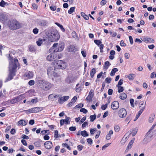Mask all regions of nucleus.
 <instances>
[{"instance_id": "nucleus-1", "label": "nucleus", "mask_w": 156, "mask_h": 156, "mask_svg": "<svg viewBox=\"0 0 156 156\" xmlns=\"http://www.w3.org/2000/svg\"><path fill=\"white\" fill-rule=\"evenodd\" d=\"M18 63V60L17 59H14L13 62H9V73L7 79L8 80L12 79L13 77L15 75Z\"/></svg>"}, {"instance_id": "nucleus-2", "label": "nucleus", "mask_w": 156, "mask_h": 156, "mask_svg": "<svg viewBox=\"0 0 156 156\" xmlns=\"http://www.w3.org/2000/svg\"><path fill=\"white\" fill-rule=\"evenodd\" d=\"M8 25L10 29L15 30L20 28V23L16 20H9L8 23Z\"/></svg>"}, {"instance_id": "nucleus-3", "label": "nucleus", "mask_w": 156, "mask_h": 156, "mask_svg": "<svg viewBox=\"0 0 156 156\" xmlns=\"http://www.w3.org/2000/svg\"><path fill=\"white\" fill-rule=\"evenodd\" d=\"M55 67L54 68L58 69H64L66 67V63L62 60H55L53 62Z\"/></svg>"}, {"instance_id": "nucleus-4", "label": "nucleus", "mask_w": 156, "mask_h": 156, "mask_svg": "<svg viewBox=\"0 0 156 156\" xmlns=\"http://www.w3.org/2000/svg\"><path fill=\"white\" fill-rule=\"evenodd\" d=\"M59 36L58 34L56 31H52L49 33L48 35V41L54 42L58 40Z\"/></svg>"}, {"instance_id": "nucleus-5", "label": "nucleus", "mask_w": 156, "mask_h": 156, "mask_svg": "<svg viewBox=\"0 0 156 156\" xmlns=\"http://www.w3.org/2000/svg\"><path fill=\"white\" fill-rule=\"evenodd\" d=\"M39 83L41 84L40 85L41 87V88L45 90H48L51 87V84L49 83L44 80H39Z\"/></svg>"}, {"instance_id": "nucleus-6", "label": "nucleus", "mask_w": 156, "mask_h": 156, "mask_svg": "<svg viewBox=\"0 0 156 156\" xmlns=\"http://www.w3.org/2000/svg\"><path fill=\"white\" fill-rule=\"evenodd\" d=\"M127 115V112L126 110L124 108L120 109L119 111V116L121 118L125 117Z\"/></svg>"}, {"instance_id": "nucleus-7", "label": "nucleus", "mask_w": 156, "mask_h": 156, "mask_svg": "<svg viewBox=\"0 0 156 156\" xmlns=\"http://www.w3.org/2000/svg\"><path fill=\"white\" fill-rule=\"evenodd\" d=\"M64 44L63 42H60L58 45V50H57L56 49H55V50H54L53 51L55 52V51H56V52L61 51L64 49Z\"/></svg>"}, {"instance_id": "nucleus-8", "label": "nucleus", "mask_w": 156, "mask_h": 156, "mask_svg": "<svg viewBox=\"0 0 156 156\" xmlns=\"http://www.w3.org/2000/svg\"><path fill=\"white\" fill-rule=\"evenodd\" d=\"M119 103L117 101H114L111 104V107L113 110H116L119 108Z\"/></svg>"}, {"instance_id": "nucleus-9", "label": "nucleus", "mask_w": 156, "mask_h": 156, "mask_svg": "<svg viewBox=\"0 0 156 156\" xmlns=\"http://www.w3.org/2000/svg\"><path fill=\"white\" fill-rule=\"evenodd\" d=\"M66 119H61L60 121V123L61 126H62L64 125L65 123L66 124H69L70 122L69 121V120L70 119V118L69 117H66Z\"/></svg>"}, {"instance_id": "nucleus-10", "label": "nucleus", "mask_w": 156, "mask_h": 156, "mask_svg": "<svg viewBox=\"0 0 156 156\" xmlns=\"http://www.w3.org/2000/svg\"><path fill=\"white\" fill-rule=\"evenodd\" d=\"M69 98V96L61 97L59 98L58 102L60 104H62L64 101H67Z\"/></svg>"}, {"instance_id": "nucleus-11", "label": "nucleus", "mask_w": 156, "mask_h": 156, "mask_svg": "<svg viewBox=\"0 0 156 156\" xmlns=\"http://www.w3.org/2000/svg\"><path fill=\"white\" fill-rule=\"evenodd\" d=\"M144 101H142L140 102L139 104V108L140 109L139 111H141L142 112L144 110L145 108L146 102L144 104Z\"/></svg>"}, {"instance_id": "nucleus-12", "label": "nucleus", "mask_w": 156, "mask_h": 156, "mask_svg": "<svg viewBox=\"0 0 156 156\" xmlns=\"http://www.w3.org/2000/svg\"><path fill=\"white\" fill-rule=\"evenodd\" d=\"M44 146L47 149H50L52 147V143L49 141H46L44 144Z\"/></svg>"}, {"instance_id": "nucleus-13", "label": "nucleus", "mask_w": 156, "mask_h": 156, "mask_svg": "<svg viewBox=\"0 0 156 156\" xmlns=\"http://www.w3.org/2000/svg\"><path fill=\"white\" fill-rule=\"evenodd\" d=\"M142 41L146 43H153L154 42V40L152 38L150 37H143Z\"/></svg>"}, {"instance_id": "nucleus-14", "label": "nucleus", "mask_w": 156, "mask_h": 156, "mask_svg": "<svg viewBox=\"0 0 156 156\" xmlns=\"http://www.w3.org/2000/svg\"><path fill=\"white\" fill-rule=\"evenodd\" d=\"M149 134H147L145 138L143 140V141L145 144H146L151 140V138L152 136H149L148 135Z\"/></svg>"}, {"instance_id": "nucleus-15", "label": "nucleus", "mask_w": 156, "mask_h": 156, "mask_svg": "<svg viewBox=\"0 0 156 156\" xmlns=\"http://www.w3.org/2000/svg\"><path fill=\"white\" fill-rule=\"evenodd\" d=\"M53 68L49 67L48 68L47 70V73L49 76L52 77V74L53 73L54 71Z\"/></svg>"}, {"instance_id": "nucleus-16", "label": "nucleus", "mask_w": 156, "mask_h": 156, "mask_svg": "<svg viewBox=\"0 0 156 156\" xmlns=\"http://www.w3.org/2000/svg\"><path fill=\"white\" fill-rule=\"evenodd\" d=\"M33 113H37L43 110L42 108L36 107L32 108Z\"/></svg>"}, {"instance_id": "nucleus-17", "label": "nucleus", "mask_w": 156, "mask_h": 156, "mask_svg": "<svg viewBox=\"0 0 156 156\" xmlns=\"http://www.w3.org/2000/svg\"><path fill=\"white\" fill-rule=\"evenodd\" d=\"M135 140V138H133L132 140L129 142L128 145L126 148V151L130 149L132 146L133 144V143Z\"/></svg>"}, {"instance_id": "nucleus-18", "label": "nucleus", "mask_w": 156, "mask_h": 156, "mask_svg": "<svg viewBox=\"0 0 156 156\" xmlns=\"http://www.w3.org/2000/svg\"><path fill=\"white\" fill-rule=\"evenodd\" d=\"M18 125L22 126H25L27 124V122L26 120L21 119L18 122Z\"/></svg>"}, {"instance_id": "nucleus-19", "label": "nucleus", "mask_w": 156, "mask_h": 156, "mask_svg": "<svg viewBox=\"0 0 156 156\" xmlns=\"http://www.w3.org/2000/svg\"><path fill=\"white\" fill-rule=\"evenodd\" d=\"M38 23L41 26H45L47 25L48 23L46 20H41L39 21Z\"/></svg>"}, {"instance_id": "nucleus-20", "label": "nucleus", "mask_w": 156, "mask_h": 156, "mask_svg": "<svg viewBox=\"0 0 156 156\" xmlns=\"http://www.w3.org/2000/svg\"><path fill=\"white\" fill-rule=\"evenodd\" d=\"M55 59V55L51 54L48 55L47 57V60L49 61H52Z\"/></svg>"}, {"instance_id": "nucleus-21", "label": "nucleus", "mask_w": 156, "mask_h": 156, "mask_svg": "<svg viewBox=\"0 0 156 156\" xmlns=\"http://www.w3.org/2000/svg\"><path fill=\"white\" fill-rule=\"evenodd\" d=\"M113 134V131L112 130H110L108 134H107L106 136V138L107 140H109L111 138V135Z\"/></svg>"}, {"instance_id": "nucleus-22", "label": "nucleus", "mask_w": 156, "mask_h": 156, "mask_svg": "<svg viewBox=\"0 0 156 156\" xmlns=\"http://www.w3.org/2000/svg\"><path fill=\"white\" fill-rule=\"evenodd\" d=\"M25 75L27 77L29 78H31L33 76V74L32 73L30 72H26Z\"/></svg>"}, {"instance_id": "nucleus-23", "label": "nucleus", "mask_w": 156, "mask_h": 156, "mask_svg": "<svg viewBox=\"0 0 156 156\" xmlns=\"http://www.w3.org/2000/svg\"><path fill=\"white\" fill-rule=\"evenodd\" d=\"M96 73V70L95 68L92 69L90 72V75L91 78H93L94 77V74Z\"/></svg>"}, {"instance_id": "nucleus-24", "label": "nucleus", "mask_w": 156, "mask_h": 156, "mask_svg": "<svg viewBox=\"0 0 156 156\" xmlns=\"http://www.w3.org/2000/svg\"><path fill=\"white\" fill-rule=\"evenodd\" d=\"M118 70L117 68H114L112 70L111 72L110 75L111 76H113L115 75V73L118 71Z\"/></svg>"}, {"instance_id": "nucleus-25", "label": "nucleus", "mask_w": 156, "mask_h": 156, "mask_svg": "<svg viewBox=\"0 0 156 156\" xmlns=\"http://www.w3.org/2000/svg\"><path fill=\"white\" fill-rule=\"evenodd\" d=\"M127 97L126 94L124 93H122L121 94L119 98L121 100H124Z\"/></svg>"}, {"instance_id": "nucleus-26", "label": "nucleus", "mask_w": 156, "mask_h": 156, "mask_svg": "<svg viewBox=\"0 0 156 156\" xmlns=\"http://www.w3.org/2000/svg\"><path fill=\"white\" fill-rule=\"evenodd\" d=\"M69 51L70 52H74L75 51V47L73 45H70L69 46Z\"/></svg>"}, {"instance_id": "nucleus-27", "label": "nucleus", "mask_w": 156, "mask_h": 156, "mask_svg": "<svg viewBox=\"0 0 156 156\" xmlns=\"http://www.w3.org/2000/svg\"><path fill=\"white\" fill-rule=\"evenodd\" d=\"M8 101L11 104L15 103L18 101L16 97H15L12 100H9Z\"/></svg>"}, {"instance_id": "nucleus-28", "label": "nucleus", "mask_w": 156, "mask_h": 156, "mask_svg": "<svg viewBox=\"0 0 156 156\" xmlns=\"http://www.w3.org/2000/svg\"><path fill=\"white\" fill-rule=\"evenodd\" d=\"M81 134L83 137L87 136H89V134L87 133V132L85 130L81 131Z\"/></svg>"}, {"instance_id": "nucleus-29", "label": "nucleus", "mask_w": 156, "mask_h": 156, "mask_svg": "<svg viewBox=\"0 0 156 156\" xmlns=\"http://www.w3.org/2000/svg\"><path fill=\"white\" fill-rule=\"evenodd\" d=\"M111 65V64L109 63V62L107 61L105 62L104 66V68L105 69H107L109 66Z\"/></svg>"}, {"instance_id": "nucleus-30", "label": "nucleus", "mask_w": 156, "mask_h": 156, "mask_svg": "<svg viewBox=\"0 0 156 156\" xmlns=\"http://www.w3.org/2000/svg\"><path fill=\"white\" fill-rule=\"evenodd\" d=\"M155 117V115H151L150 117H149V122L150 123H152Z\"/></svg>"}, {"instance_id": "nucleus-31", "label": "nucleus", "mask_w": 156, "mask_h": 156, "mask_svg": "<svg viewBox=\"0 0 156 156\" xmlns=\"http://www.w3.org/2000/svg\"><path fill=\"white\" fill-rule=\"evenodd\" d=\"M135 76V75L133 74H130L128 76L129 79L131 80H133Z\"/></svg>"}, {"instance_id": "nucleus-32", "label": "nucleus", "mask_w": 156, "mask_h": 156, "mask_svg": "<svg viewBox=\"0 0 156 156\" xmlns=\"http://www.w3.org/2000/svg\"><path fill=\"white\" fill-rule=\"evenodd\" d=\"M36 43L38 46H41L43 43L42 40L41 39H39L37 41Z\"/></svg>"}, {"instance_id": "nucleus-33", "label": "nucleus", "mask_w": 156, "mask_h": 156, "mask_svg": "<svg viewBox=\"0 0 156 156\" xmlns=\"http://www.w3.org/2000/svg\"><path fill=\"white\" fill-rule=\"evenodd\" d=\"M29 50L31 52H34L36 51L35 47L32 45H30L29 47Z\"/></svg>"}, {"instance_id": "nucleus-34", "label": "nucleus", "mask_w": 156, "mask_h": 156, "mask_svg": "<svg viewBox=\"0 0 156 156\" xmlns=\"http://www.w3.org/2000/svg\"><path fill=\"white\" fill-rule=\"evenodd\" d=\"M18 101L21 100L23 98H24L23 94H21L19 96L16 97Z\"/></svg>"}, {"instance_id": "nucleus-35", "label": "nucleus", "mask_w": 156, "mask_h": 156, "mask_svg": "<svg viewBox=\"0 0 156 156\" xmlns=\"http://www.w3.org/2000/svg\"><path fill=\"white\" fill-rule=\"evenodd\" d=\"M96 115L94 114L93 115H91L90 116V121L91 122L94 121L96 119Z\"/></svg>"}, {"instance_id": "nucleus-36", "label": "nucleus", "mask_w": 156, "mask_h": 156, "mask_svg": "<svg viewBox=\"0 0 156 156\" xmlns=\"http://www.w3.org/2000/svg\"><path fill=\"white\" fill-rule=\"evenodd\" d=\"M75 9V7H73L70 8L69 9L68 11V13L70 14H72L74 11Z\"/></svg>"}, {"instance_id": "nucleus-37", "label": "nucleus", "mask_w": 156, "mask_h": 156, "mask_svg": "<svg viewBox=\"0 0 156 156\" xmlns=\"http://www.w3.org/2000/svg\"><path fill=\"white\" fill-rule=\"evenodd\" d=\"M55 24H56L58 27H59L62 31L64 32L65 31V29L63 28V26L62 25L58 23H56Z\"/></svg>"}, {"instance_id": "nucleus-38", "label": "nucleus", "mask_w": 156, "mask_h": 156, "mask_svg": "<svg viewBox=\"0 0 156 156\" xmlns=\"http://www.w3.org/2000/svg\"><path fill=\"white\" fill-rule=\"evenodd\" d=\"M49 130H44L41 131V134L42 135H44L46 134H49V133H48Z\"/></svg>"}, {"instance_id": "nucleus-39", "label": "nucleus", "mask_w": 156, "mask_h": 156, "mask_svg": "<svg viewBox=\"0 0 156 156\" xmlns=\"http://www.w3.org/2000/svg\"><path fill=\"white\" fill-rule=\"evenodd\" d=\"M55 59H60L61 58V54H56L54 55Z\"/></svg>"}, {"instance_id": "nucleus-40", "label": "nucleus", "mask_w": 156, "mask_h": 156, "mask_svg": "<svg viewBox=\"0 0 156 156\" xmlns=\"http://www.w3.org/2000/svg\"><path fill=\"white\" fill-rule=\"evenodd\" d=\"M83 105L82 104L80 103L78 105H76L75 107L74 108L76 109L77 108H80L83 107Z\"/></svg>"}, {"instance_id": "nucleus-41", "label": "nucleus", "mask_w": 156, "mask_h": 156, "mask_svg": "<svg viewBox=\"0 0 156 156\" xmlns=\"http://www.w3.org/2000/svg\"><path fill=\"white\" fill-rule=\"evenodd\" d=\"M62 145L63 147H66L69 150H71L70 147L66 143H63L62 144Z\"/></svg>"}, {"instance_id": "nucleus-42", "label": "nucleus", "mask_w": 156, "mask_h": 156, "mask_svg": "<svg viewBox=\"0 0 156 156\" xmlns=\"http://www.w3.org/2000/svg\"><path fill=\"white\" fill-rule=\"evenodd\" d=\"M118 87V90L119 93L123 91L124 89L123 87L119 86V87Z\"/></svg>"}, {"instance_id": "nucleus-43", "label": "nucleus", "mask_w": 156, "mask_h": 156, "mask_svg": "<svg viewBox=\"0 0 156 156\" xmlns=\"http://www.w3.org/2000/svg\"><path fill=\"white\" fill-rule=\"evenodd\" d=\"M94 42L98 46L100 45L102 43L101 41L100 40H94Z\"/></svg>"}, {"instance_id": "nucleus-44", "label": "nucleus", "mask_w": 156, "mask_h": 156, "mask_svg": "<svg viewBox=\"0 0 156 156\" xmlns=\"http://www.w3.org/2000/svg\"><path fill=\"white\" fill-rule=\"evenodd\" d=\"M123 80L120 79L119 81L117 87H119V86H120L122 85L123 83Z\"/></svg>"}, {"instance_id": "nucleus-45", "label": "nucleus", "mask_w": 156, "mask_h": 156, "mask_svg": "<svg viewBox=\"0 0 156 156\" xmlns=\"http://www.w3.org/2000/svg\"><path fill=\"white\" fill-rule=\"evenodd\" d=\"M137 132V130L135 129H133L132 132V134L133 136H134L135 135Z\"/></svg>"}, {"instance_id": "nucleus-46", "label": "nucleus", "mask_w": 156, "mask_h": 156, "mask_svg": "<svg viewBox=\"0 0 156 156\" xmlns=\"http://www.w3.org/2000/svg\"><path fill=\"white\" fill-rule=\"evenodd\" d=\"M112 80V79L110 78H106L105 79V81L107 82V83H111Z\"/></svg>"}, {"instance_id": "nucleus-47", "label": "nucleus", "mask_w": 156, "mask_h": 156, "mask_svg": "<svg viewBox=\"0 0 156 156\" xmlns=\"http://www.w3.org/2000/svg\"><path fill=\"white\" fill-rule=\"evenodd\" d=\"M76 128L75 126H71L69 128V129L70 131H74L76 130Z\"/></svg>"}, {"instance_id": "nucleus-48", "label": "nucleus", "mask_w": 156, "mask_h": 156, "mask_svg": "<svg viewBox=\"0 0 156 156\" xmlns=\"http://www.w3.org/2000/svg\"><path fill=\"white\" fill-rule=\"evenodd\" d=\"M96 129L95 128L94 129H91L90 130V133L91 135H93L94 133V132L96 131Z\"/></svg>"}, {"instance_id": "nucleus-49", "label": "nucleus", "mask_w": 156, "mask_h": 156, "mask_svg": "<svg viewBox=\"0 0 156 156\" xmlns=\"http://www.w3.org/2000/svg\"><path fill=\"white\" fill-rule=\"evenodd\" d=\"M55 135H54V137L56 139L58 137V131L57 130H55Z\"/></svg>"}, {"instance_id": "nucleus-50", "label": "nucleus", "mask_w": 156, "mask_h": 156, "mask_svg": "<svg viewBox=\"0 0 156 156\" xmlns=\"http://www.w3.org/2000/svg\"><path fill=\"white\" fill-rule=\"evenodd\" d=\"M111 144V143H109L108 144H107L104 146H103L102 147V150H104L105 149L106 147H108L110 144Z\"/></svg>"}, {"instance_id": "nucleus-51", "label": "nucleus", "mask_w": 156, "mask_h": 156, "mask_svg": "<svg viewBox=\"0 0 156 156\" xmlns=\"http://www.w3.org/2000/svg\"><path fill=\"white\" fill-rule=\"evenodd\" d=\"M80 111L81 112H83V113H86L87 112V110L84 108H81Z\"/></svg>"}, {"instance_id": "nucleus-52", "label": "nucleus", "mask_w": 156, "mask_h": 156, "mask_svg": "<svg viewBox=\"0 0 156 156\" xmlns=\"http://www.w3.org/2000/svg\"><path fill=\"white\" fill-rule=\"evenodd\" d=\"M87 141L88 144L91 145L92 144V140L90 138H88L87 139Z\"/></svg>"}, {"instance_id": "nucleus-53", "label": "nucleus", "mask_w": 156, "mask_h": 156, "mask_svg": "<svg viewBox=\"0 0 156 156\" xmlns=\"http://www.w3.org/2000/svg\"><path fill=\"white\" fill-rule=\"evenodd\" d=\"M6 4V3L3 0H2L0 2V6L4 7L5 5Z\"/></svg>"}, {"instance_id": "nucleus-54", "label": "nucleus", "mask_w": 156, "mask_h": 156, "mask_svg": "<svg viewBox=\"0 0 156 156\" xmlns=\"http://www.w3.org/2000/svg\"><path fill=\"white\" fill-rule=\"evenodd\" d=\"M38 101V99L37 98H35V99H32L31 102L32 103H37Z\"/></svg>"}, {"instance_id": "nucleus-55", "label": "nucleus", "mask_w": 156, "mask_h": 156, "mask_svg": "<svg viewBox=\"0 0 156 156\" xmlns=\"http://www.w3.org/2000/svg\"><path fill=\"white\" fill-rule=\"evenodd\" d=\"M114 130L116 132H118L119 130V126L118 125H117L115 126Z\"/></svg>"}, {"instance_id": "nucleus-56", "label": "nucleus", "mask_w": 156, "mask_h": 156, "mask_svg": "<svg viewBox=\"0 0 156 156\" xmlns=\"http://www.w3.org/2000/svg\"><path fill=\"white\" fill-rule=\"evenodd\" d=\"M108 104L107 103L105 105H103L101 106V108L103 110H105L107 108Z\"/></svg>"}, {"instance_id": "nucleus-57", "label": "nucleus", "mask_w": 156, "mask_h": 156, "mask_svg": "<svg viewBox=\"0 0 156 156\" xmlns=\"http://www.w3.org/2000/svg\"><path fill=\"white\" fill-rule=\"evenodd\" d=\"M24 111L27 114H29L31 113H33L32 108L29 109L28 110H25V111Z\"/></svg>"}, {"instance_id": "nucleus-58", "label": "nucleus", "mask_w": 156, "mask_h": 156, "mask_svg": "<svg viewBox=\"0 0 156 156\" xmlns=\"http://www.w3.org/2000/svg\"><path fill=\"white\" fill-rule=\"evenodd\" d=\"M134 101V100L133 99L131 98L130 99V102L131 104V105L133 107H134L133 104Z\"/></svg>"}, {"instance_id": "nucleus-59", "label": "nucleus", "mask_w": 156, "mask_h": 156, "mask_svg": "<svg viewBox=\"0 0 156 156\" xmlns=\"http://www.w3.org/2000/svg\"><path fill=\"white\" fill-rule=\"evenodd\" d=\"M107 2L106 0H102L100 3V5L102 6L105 4Z\"/></svg>"}, {"instance_id": "nucleus-60", "label": "nucleus", "mask_w": 156, "mask_h": 156, "mask_svg": "<svg viewBox=\"0 0 156 156\" xmlns=\"http://www.w3.org/2000/svg\"><path fill=\"white\" fill-rule=\"evenodd\" d=\"M28 84L30 86L33 85L34 84V80H30L28 82Z\"/></svg>"}, {"instance_id": "nucleus-61", "label": "nucleus", "mask_w": 156, "mask_h": 156, "mask_svg": "<svg viewBox=\"0 0 156 156\" xmlns=\"http://www.w3.org/2000/svg\"><path fill=\"white\" fill-rule=\"evenodd\" d=\"M104 47V45L103 44H101L100 45V52L102 53L103 52V48Z\"/></svg>"}, {"instance_id": "nucleus-62", "label": "nucleus", "mask_w": 156, "mask_h": 156, "mask_svg": "<svg viewBox=\"0 0 156 156\" xmlns=\"http://www.w3.org/2000/svg\"><path fill=\"white\" fill-rule=\"evenodd\" d=\"M33 32L35 34H36L38 32V30L37 28H35L33 29Z\"/></svg>"}, {"instance_id": "nucleus-63", "label": "nucleus", "mask_w": 156, "mask_h": 156, "mask_svg": "<svg viewBox=\"0 0 156 156\" xmlns=\"http://www.w3.org/2000/svg\"><path fill=\"white\" fill-rule=\"evenodd\" d=\"M130 55L128 53H126L124 54L125 57L126 59H129Z\"/></svg>"}, {"instance_id": "nucleus-64", "label": "nucleus", "mask_w": 156, "mask_h": 156, "mask_svg": "<svg viewBox=\"0 0 156 156\" xmlns=\"http://www.w3.org/2000/svg\"><path fill=\"white\" fill-rule=\"evenodd\" d=\"M21 141L23 145L25 146H27V142L25 140L22 139L21 140Z\"/></svg>"}]
</instances>
